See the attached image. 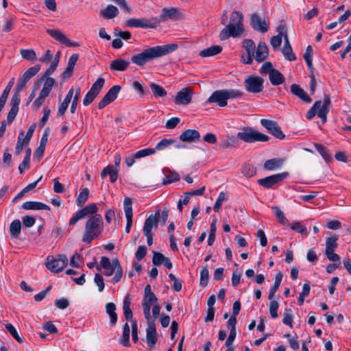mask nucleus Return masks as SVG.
I'll use <instances>...</instances> for the list:
<instances>
[{"instance_id": "nucleus-1", "label": "nucleus", "mask_w": 351, "mask_h": 351, "mask_svg": "<svg viewBox=\"0 0 351 351\" xmlns=\"http://www.w3.org/2000/svg\"><path fill=\"white\" fill-rule=\"evenodd\" d=\"M178 47V45L175 43L149 47L143 50L141 53L133 55L131 58V61L138 66H144L150 60L160 58L176 51Z\"/></svg>"}, {"instance_id": "nucleus-2", "label": "nucleus", "mask_w": 351, "mask_h": 351, "mask_svg": "<svg viewBox=\"0 0 351 351\" xmlns=\"http://www.w3.org/2000/svg\"><path fill=\"white\" fill-rule=\"evenodd\" d=\"M243 47L247 54L242 56V60L244 64H251L253 59L258 62H263L269 55V49L264 42H260L256 48L254 42L251 39H246L243 42Z\"/></svg>"}, {"instance_id": "nucleus-3", "label": "nucleus", "mask_w": 351, "mask_h": 351, "mask_svg": "<svg viewBox=\"0 0 351 351\" xmlns=\"http://www.w3.org/2000/svg\"><path fill=\"white\" fill-rule=\"evenodd\" d=\"M103 230L104 222L101 215L100 214L93 215L86 222L82 241L85 243H90L93 239L101 234Z\"/></svg>"}, {"instance_id": "nucleus-4", "label": "nucleus", "mask_w": 351, "mask_h": 351, "mask_svg": "<svg viewBox=\"0 0 351 351\" xmlns=\"http://www.w3.org/2000/svg\"><path fill=\"white\" fill-rule=\"evenodd\" d=\"M330 98L328 95H325L323 101H317L306 113V118L312 119L316 114L321 119L322 123L327 120V114L329 112Z\"/></svg>"}, {"instance_id": "nucleus-5", "label": "nucleus", "mask_w": 351, "mask_h": 351, "mask_svg": "<svg viewBox=\"0 0 351 351\" xmlns=\"http://www.w3.org/2000/svg\"><path fill=\"white\" fill-rule=\"evenodd\" d=\"M237 138L248 143L267 142L269 140V137L267 135L261 133L250 127L243 128L241 132L237 133Z\"/></svg>"}, {"instance_id": "nucleus-6", "label": "nucleus", "mask_w": 351, "mask_h": 351, "mask_svg": "<svg viewBox=\"0 0 351 351\" xmlns=\"http://www.w3.org/2000/svg\"><path fill=\"white\" fill-rule=\"evenodd\" d=\"M158 302V298L152 291L150 285H147L144 289V294L142 302V307L145 317L147 320L150 319V309L151 306L156 304Z\"/></svg>"}, {"instance_id": "nucleus-7", "label": "nucleus", "mask_w": 351, "mask_h": 351, "mask_svg": "<svg viewBox=\"0 0 351 351\" xmlns=\"http://www.w3.org/2000/svg\"><path fill=\"white\" fill-rule=\"evenodd\" d=\"M158 24L159 21L156 17H153L150 19L146 18H132L125 21V25L127 27L133 28L154 29Z\"/></svg>"}, {"instance_id": "nucleus-8", "label": "nucleus", "mask_w": 351, "mask_h": 351, "mask_svg": "<svg viewBox=\"0 0 351 351\" xmlns=\"http://www.w3.org/2000/svg\"><path fill=\"white\" fill-rule=\"evenodd\" d=\"M100 265L104 269L112 267H114V269H117V272L112 279V282L114 284H116L121 280L123 276V269L118 258H115L112 261V262H110L108 257L102 256L101 258Z\"/></svg>"}, {"instance_id": "nucleus-9", "label": "nucleus", "mask_w": 351, "mask_h": 351, "mask_svg": "<svg viewBox=\"0 0 351 351\" xmlns=\"http://www.w3.org/2000/svg\"><path fill=\"white\" fill-rule=\"evenodd\" d=\"M47 261V268L54 273L60 272L68 264V258L64 254H58L56 258L51 257V258L48 256Z\"/></svg>"}, {"instance_id": "nucleus-10", "label": "nucleus", "mask_w": 351, "mask_h": 351, "mask_svg": "<svg viewBox=\"0 0 351 351\" xmlns=\"http://www.w3.org/2000/svg\"><path fill=\"white\" fill-rule=\"evenodd\" d=\"M289 173L287 172H283L271 175L264 178L258 180V184L265 188L271 189L274 188L275 184L282 182L283 180L287 178Z\"/></svg>"}, {"instance_id": "nucleus-11", "label": "nucleus", "mask_w": 351, "mask_h": 351, "mask_svg": "<svg viewBox=\"0 0 351 351\" xmlns=\"http://www.w3.org/2000/svg\"><path fill=\"white\" fill-rule=\"evenodd\" d=\"M264 80L258 76H250L244 80V86L247 91L258 93L263 89Z\"/></svg>"}, {"instance_id": "nucleus-12", "label": "nucleus", "mask_w": 351, "mask_h": 351, "mask_svg": "<svg viewBox=\"0 0 351 351\" xmlns=\"http://www.w3.org/2000/svg\"><path fill=\"white\" fill-rule=\"evenodd\" d=\"M244 32V27L232 25L228 24L226 27H224L219 34V38L221 40H226L230 37L232 38H238L242 35Z\"/></svg>"}, {"instance_id": "nucleus-13", "label": "nucleus", "mask_w": 351, "mask_h": 351, "mask_svg": "<svg viewBox=\"0 0 351 351\" xmlns=\"http://www.w3.org/2000/svg\"><path fill=\"white\" fill-rule=\"evenodd\" d=\"M250 25L256 32L266 33L269 27V20L261 18L257 14H252L250 17Z\"/></svg>"}, {"instance_id": "nucleus-14", "label": "nucleus", "mask_w": 351, "mask_h": 351, "mask_svg": "<svg viewBox=\"0 0 351 351\" xmlns=\"http://www.w3.org/2000/svg\"><path fill=\"white\" fill-rule=\"evenodd\" d=\"M260 122L262 126L266 128L267 130L274 136L280 140L285 138V135L276 121L266 119H262Z\"/></svg>"}, {"instance_id": "nucleus-15", "label": "nucleus", "mask_w": 351, "mask_h": 351, "mask_svg": "<svg viewBox=\"0 0 351 351\" xmlns=\"http://www.w3.org/2000/svg\"><path fill=\"white\" fill-rule=\"evenodd\" d=\"M193 95V91L191 87H184L177 93L174 102L177 105L186 106L191 102Z\"/></svg>"}, {"instance_id": "nucleus-16", "label": "nucleus", "mask_w": 351, "mask_h": 351, "mask_svg": "<svg viewBox=\"0 0 351 351\" xmlns=\"http://www.w3.org/2000/svg\"><path fill=\"white\" fill-rule=\"evenodd\" d=\"M121 88V87L119 85H114L111 87L99 102L98 108L103 109L107 105L114 101L117 99Z\"/></svg>"}, {"instance_id": "nucleus-17", "label": "nucleus", "mask_w": 351, "mask_h": 351, "mask_svg": "<svg viewBox=\"0 0 351 351\" xmlns=\"http://www.w3.org/2000/svg\"><path fill=\"white\" fill-rule=\"evenodd\" d=\"M146 341L150 349L155 347V344L157 342V333L154 321L148 320L146 329Z\"/></svg>"}, {"instance_id": "nucleus-18", "label": "nucleus", "mask_w": 351, "mask_h": 351, "mask_svg": "<svg viewBox=\"0 0 351 351\" xmlns=\"http://www.w3.org/2000/svg\"><path fill=\"white\" fill-rule=\"evenodd\" d=\"M182 16V14L179 12L178 10L176 8H163L162 13L160 16L159 23L160 22H165L169 19L173 21L179 20Z\"/></svg>"}, {"instance_id": "nucleus-19", "label": "nucleus", "mask_w": 351, "mask_h": 351, "mask_svg": "<svg viewBox=\"0 0 351 351\" xmlns=\"http://www.w3.org/2000/svg\"><path fill=\"white\" fill-rule=\"evenodd\" d=\"M47 32L57 41L66 45L68 47L78 46L77 43L70 41L67 37L59 29H47Z\"/></svg>"}, {"instance_id": "nucleus-20", "label": "nucleus", "mask_w": 351, "mask_h": 351, "mask_svg": "<svg viewBox=\"0 0 351 351\" xmlns=\"http://www.w3.org/2000/svg\"><path fill=\"white\" fill-rule=\"evenodd\" d=\"M227 101L228 99L225 93V89L213 92L208 99L209 103H216L220 107L226 106L228 104Z\"/></svg>"}, {"instance_id": "nucleus-21", "label": "nucleus", "mask_w": 351, "mask_h": 351, "mask_svg": "<svg viewBox=\"0 0 351 351\" xmlns=\"http://www.w3.org/2000/svg\"><path fill=\"white\" fill-rule=\"evenodd\" d=\"M160 216V210H157L154 215H149L145 221L143 226V232H152L153 228H158V218Z\"/></svg>"}, {"instance_id": "nucleus-22", "label": "nucleus", "mask_w": 351, "mask_h": 351, "mask_svg": "<svg viewBox=\"0 0 351 351\" xmlns=\"http://www.w3.org/2000/svg\"><path fill=\"white\" fill-rule=\"evenodd\" d=\"M199 138L200 134L197 130L190 129L186 130L179 136L180 141L188 143L199 141Z\"/></svg>"}, {"instance_id": "nucleus-23", "label": "nucleus", "mask_w": 351, "mask_h": 351, "mask_svg": "<svg viewBox=\"0 0 351 351\" xmlns=\"http://www.w3.org/2000/svg\"><path fill=\"white\" fill-rule=\"evenodd\" d=\"M291 93L300 98L302 101L306 104H309L312 101L311 98L307 95V93L296 84H293L290 86Z\"/></svg>"}, {"instance_id": "nucleus-24", "label": "nucleus", "mask_w": 351, "mask_h": 351, "mask_svg": "<svg viewBox=\"0 0 351 351\" xmlns=\"http://www.w3.org/2000/svg\"><path fill=\"white\" fill-rule=\"evenodd\" d=\"M237 136H226L219 143V147L222 149H235L239 146Z\"/></svg>"}, {"instance_id": "nucleus-25", "label": "nucleus", "mask_w": 351, "mask_h": 351, "mask_svg": "<svg viewBox=\"0 0 351 351\" xmlns=\"http://www.w3.org/2000/svg\"><path fill=\"white\" fill-rule=\"evenodd\" d=\"M108 175L110 176V182L114 183L117 180L119 169L117 168H114L112 165H108L102 170L101 177L104 179Z\"/></svg>"}, {"instance_id": "nucleus-26", "label": "nucleus", "mask_w": 351, "mask_h": 351, "mask_svg": "<svg viewBox=\"0 0 351 351\" xmlns=\"http://www.w3.org/2000/svg\"><path fill=\"white\" fill-rule=\"evenodd\" d=\"M163 173L165 174V178L162 179V182L163 185H168L172 182L179 181L180 179L179 174L175 171L164 169Z\"/></svg>"}, {"instance_id": "nucleus-27", "label": "nucleus", "mask_w": 351, "mask_h": 351, "mask_svg": "<svg viewBox=\"0 0 351 351\" xmlns=\"http://www.w3.org/2000/svg\"><path fill=\"white\" fill-rule=\"evenodd\" d=\"M22 208L24 210H49L50 207L42 202L28 201L25 202L22 205Z\"/></svg>"}, {"instance_id": "nucleus-28", "label": "nucleus", "mask_w": 351, "mask_h": 351, "mask_svg": "<svg viewBox=\"0 0 351 351\" xmlns=\"http://www.w3.org/2000/svg\"><path fill=\"white\" fill-rule=\"evenodd\" d=\"M119 10L113 5H108L106 8L100 11L99 15L105 19H111L117 16Z\"/></svg>"}, {"instance_id": "nucleus-29", "label": "nucleus", "mask_w": 351, "mask_h": 351, "mask_svg": "<svg viewBox=\"0 0 351 351\" xmlns=\"http://www.w3.org/2000/svg\"><path fill=\"white\" fill-rule=\"evenodd\" d=\"M283 162V159L274 158L267 160L263 165V167L266 170L274 171L280 168L282 165Z\"/></svg>"}, {"instance_id": "nucleus-30", "label": "nucleus", "mask_w": 351, "mask_h": 351, "mask_svg": "<svg viewBox=\"0 0 351 351\" xmlns=\"http://www.w3.org/2000/svg\"><path fill=\"white\" fill-rule=\"evenodd\" d=\"M130 64L129 61L123 59H116L112 61L110 69L111 71H123L127 69Z\"/></svg>"}, {"instance_id": "nucleus-31", "label": "nucleus", "mask_w": 351, "mask_h": 351, "mask_svg": "<svg viewBox=\"0 0 351 351\" xmlns=\"http://www.w3.org/2000/svg\"><path fill=\"white\" fill-rule=\"evenodd\" d=\"M269 79L273 86H278L284 83L285 78L283 75L277 69H274L269 75Z\"/></svg>"}, {"instance_id": "nucleus-32", "label": "nucleus", "mask_w": 351, "mask_h": 351, "mask_svg": "<svg viewBox=\"0 0 351 351\" xmlns=\"http://www.w3.org/2000/svg\"><path fill=\"white\" fill-rule=\"evenodd\" d=\"M40 69V65L37 64L34 66L29 68L20 77L22 82L25 84L35 75H36Z\"/></svg>"}, {"instance_id": "nucleus-33", "label": "nucleus", "mask_w": 351, "mask_h": 351, "mask_svg": "<svg viewBox=\"0 0 351 351\" xmlns=\"http://www.w3.org/2000/svg\"><path fill=\"white\" fill-rule=\"evenodd\" d=\"M106 313L110 317V323L112 326H115L117 322V314L116 313V306L113 302H108L106 305Z\"/></svg>"}, {"instance_id": "nucleus-34", "label": "nucleus", "mask_w": 351, "mask_h": 351, "mask_svg": "<svg viewBox=\"0 0 351 351\" xmlns=\"http://www.w3.org/2000/svg\"><path fill=\"white\" fill-rule=\"evenodd\" d=\"M222 47L219 45H213L199 51V55L202 57H210L221 52Z\"/></svg>"}, {"instance_id": "nucleus-35", "label": "nucleus", "mask_w": 351, "mask_h": 351, "mask_svg": "<svg viewBox=\"0 0 351 351\" xmlns=\"http://www.w3.org/2000/svg\"><path fill=\"white\" fill-rule=\"evenodd\" d=\"M45 80V83L43 87L40 92L45 93V95H49L50 92L52 90L53 86L55 84V80L53 77L46 76L45 77V75L40 78V81Z\"/></svg>"}, {"instance_id": "nucleus-36", "label": "nucleus", "mask_w": 351, "mask_h": 351, "mask_svg": "<svg viewBox=\"0 0 351 351\" xmlns=\"http://www.w3.org/2000/svg\"><path fill=\"white\" fill-rule=\"evenodd\" d=\"M243 16L239 11H233L230 16L229 25L243 27Z\"/></svg>"}, {"instance_id": "nucleus-37", "label": "nucleus", "mask_w": 351, "mask_h": 351, "mask_svg": "<svg viewBox=\"0 0 351 351\" xmlns=\"http://www.w3.org/2000/svg\"><path fill=\"white\" fill-rule=\"evenodd\" d=\"M131 300L129 296H126L123 300V314L128 322L132 321L133 313L130 308Z\"/></svg>"}, {"instance_id": "nucleus-38", "label": "nucleus", "mask_w": 351, "mask_h": 351, "mask_svg": "<svg viewBox=\"0 0 351 351\" xmlns=\"http://www.w3.org/2000/svg\"><path fill=\"white\" fill-rule=\"evenodd\" d=\"M21 230V223L20 220H14L10 226V234L12 238H18Z\"/></svg>"}, {"instance_id": "nucleus-39", "label": "nucleus", "mask_w": 351, "mask_h": 351, "mask_svg": "<svg viewBox=\"0 0 351 351\" xmlns=\"http://www.w3.org/2000/svg\"><path fill=\"white\" fill-rule=\"evenodd\" d=\"M282 274L281 273H278L275 276V281L274 285L270 288L268 299L271 300L274 298V296L276 292L278 291L281 281L282 280Z\"/></svg>"}, {"instance_id": "nucleus-40", "label": "nucleus", "mask_w": 351, "mask_h": 351, "mask_svg": "<svg viewBox=\"0 0 351 351\" xmlns=\"http://www.w3.org/2000/svg\"><path fill=\"white\" fill-rule=\"evenodd\" d=\"M130 329L129 324L128 323H125L123 326V335L121 339H120V343L125 347H129L130 346Z\"/></svg>"}, {"instance_id": "nucleus-41", "label": "nucleus", "mask_w": 351, "mask_h": 351, "mask_svg": "<svg viewBox=\"0 0 351 351\" xmlns=\"http://www.w3.org/2000/svg\"><path fill=\"white\" fill-rule=\"evenodd\" d=\"M23 136L24 132L21 131L18 137L17 143L15 147L16 155H19L23 149L24 145H27L29 143V141H26V139L23 137Z\"/></svg>"}, {"instance_id": "nucleus-42", "label": "nucleus", "mask_w": 351, "mask_h": 351, "mask_svg": "<svg viewBox=\"0 0 351 351\" xmlns=\"http://www.w3.org/2000/svg\"><path fill=\"white\" fill-rule=\"evenodd\" d=\"M150 88L156 97H162L167 95V91L165 89L159 84L152 83L150 84Z\"/></svg>"}, {"instance_id": "nucleus-43", "label": "nucleus", "mask_w": 351, "mask_h": 351, "mask_svg": "<svg viewBox=\"0 0 351 351\" xmlns=\"http://www.w3.org/2000/svg\"><path fill=\"white\" fill-rule=\"evenodd\" d=\"M337 240L338 237L336 236L328 237L326 241L325 252L335 251L338 246Z\"/></svg>"}, {"instance_id": "nucleus-44", "label": "nucleus", "mask_w": 351, "mask_h": 351, "mask_svg": "<svg viewBox=\"0 0 351 351\" xmlns=\"http://www.w3.org/2000/svg\"><path fill=\"white\" fill-rule=\"evenodd\" d=\"M209 280V271L208 269V265H205L202 266V269L200 271V280L199 284L202 287L207 286Z\"/></svg>"}, {"instance_id": "nucleus-45", "label": "nucleus", "mask_w": 351, "mask_h": 351, "mask_svg": "<svg viewBox=\"0 0 351 351\" xmlns=\"http://www.w3.org/2000/svg\"><path fill=\"white\" fill-rule=\"evenodd\" d=\"M123 206H124V211L125 213V217L126 218H132L133 211H132V199L130 197H126L124 199Z\"/></svg>"}, {"instance_id": "nucleus-46", "label": "nucleus", "mask_w": 351, "mask_h": 351, "mask_svg": "<svg viewBox=\"0 0 351 351\" xmlns=\"http://www.w3.org/2000/svg\"><path fill=\"white\" fill-rule=\"evenodd\" d=\"M89 195V190L88 188H84L82 189V191L80 193L76 199V204L78 206H82L84 204V203L86 202V200L88 198Z\"/></svg>"}, {"instance_id": "nucleus-47", "label": "nucleus", "mask_w": 351, "mask_h": 351, "mask_svg": "<svg viewBox=\"0 0 351 351\" xmlns=\"http://www.w3.org/2000/svg\"><path fill=\"white\" fill-rule=\"evenodd\" d=\"M60 51H58L56 54L50 66L45 72V77L46 76H49L50 75H51L54 72V71L56 69V67L58 66L59 60H60Z\"/></svg>"}, {"instance_id": "nucleus-48", "label": "nucleus", "mask_w": 351, "mask_h": 351, "mask_svg": "<svg viewBox=\"0 0 351 351\" xmlns=\"http://www.w3.org/2000/svg\"><path fill=\"white\" fill-rule=\"evenodd\" d=\"M105 83V80L102 77H99L92 85L90 91L98 95L103 88Z\"/></svg>"}, {"instance_id": "nucleus-49", "label": "nucleus", "mask_w": 351, "mask_h": 351, "mask_svg": "<svg viewBox=\"0 0 351 351\" xmlns=\"http://www.w3.org/2000/svg\"><path fill=\"white\" fill-rule=\"evenodd\" d=\"M287 224L290 226V228L292 230L298 232L300 233L302 235H307L308 234V231H307V229H306V226L302 225L300 222L295 221V222H293L291 224H290L289 223H287Z\"/></svg>"}, {"instance_id": "nucleus-50", "label": "nucleus", "mask_w": 351, "mask_h": 351, "mask_svg": "<svg viewBox=\"0 0 351 351\" xmlns=\"http://www.w3.org/2000/svg\"><path fill=\"white\" fill-rule=\"evenodd\" d=\"M315 147L326 162L332 160L331 155L328 153V151L325 147L320 144H315Z\"/></svg>"}, {"instance_id": "nucleus-51", "label": "nucleus", "mask_w": 351, "mask_h": 351, "mask_svg": "<svg viewBox=\"0 0 351 351\" xmlns=\"http://www.w3.org/2000/svg\"><path fill=\"white\" fill-rule=\"evenodd\" d=\"M242 173L245 176L251 178L256 174V169L252 164H245L242 168Z\"/></svg>"}, {"instance_id": "nucleus-52", "label": "nucleus", "mask_w": 351, "mask_h": 351, "mask_svg": "<svg viewBox=\"0 0 351 351\" xmlns=\"http://www.w3.org/2000/svg\"><path fill=\"white\" fill-rule=\"evenodd\" d=\"M174 143H176V140L173 138H163L160 142L158 143L154 149H156V151L163 150L169 147L171 145L173 144Z\"/></svg>"}, {"instance_id": "nucleus-53", "label": "nucleus", "mask_w": 351, "mask_h": 351, "mask_svg": "<svg viewBox=\"0 0 351 351\" xmlns=\"http://www.w3.org/2000/svg\"><path fill=\"white\" fill-rule=\"evenodd\" d=\"M272 210H273V212H274L275 216L277 217L278 221L280 223H281V224L289 223V221L285 217L283 212L278 206H273Z\"/></svg>"}, {"instance_id": "nucleus-54", "label": "nucleus", "mask_w": 351, "mask_h": 351, "mask_svg": "<svg viewBox=\"0 0 351 351\" xmlns=\"http://www.w3.org/2000/svg\"><path fill=\"white\" fill-rule=\"evenodd\" d=\"M97 210L98 208L95 204H90L80 210L82 215L84 216V217H85L88 215H96Z\"/></svg>"}, {"instance_id": "nucleus-55", "label": "nucleus", "mask_w": 351, "mask_h": 351, "mask_svg": "<svg viewBox=\"0 0 351 351\" xmlns=\"http://www.w3.org/2000/svg\"><path fill=\"white\" fill-rule=\"evenodd\" d=\"M279 308V304L276 300H273L269 303V311L271 318L276 319L278 317V310Z\"/></svg>"}, {"instance_id": "nucleus-56", "label": "nucleus", "mask_w": 351, "mask_h": 351, "mask_svg": "<svg viewBox=\"0 0 351 351\" xmlns=\"http://www.w3.org/2000/svg\"><path fill=\"white\" fill-rule=\"evenodd\" d=\"M5 328L19 343H22L23 342V339L19 336L17 330L12 324H7L5 325Z\"/></svg>"}, {"instance_id": "nucleus-57", "label": "nucleus", "mask_w": 351, "mask_h": 351, "mask_svg": "<svg viewBox=\"0 0 351 351\" xmlns=\"http://www.w3.org/2000/svg\"><path fill=\"white\" fill-rule=\"evenodd\" d=\"M216 230V219H213L210 226V234L208 239V245L210 246H211L215 241Z\"/></svg>"}, {"instance_id": "nucleus-58", "label": "nucleus", "mask_w": 351, "mask_h": 351, "mask_svg": "<svg viewBox=\"0 0 351 351\" xmlns=\"http://www.w3.org/2000/svg\"><path fill=\"white\" fill-rule=\"evenodd\" d=\"M313 49L311 46H308L306 51L304 54V58L306 62V64L308 69H311L313 67Z\"/></svg>"}, {"instance_id": "nucleus-59", "label": "nucleus", "mask_w": 351, "mask_h": 351, "mask_svg": "<svg viewBox=\"0 0 351 351\" xmlns=\"http://www.w3.org/2000/svg\"><path fill=\"white\" fill-rule=\"evenodd\" d=\"M81 95V88L77 87L75 90V94L73 98L70 111L72 114L75 113L78 104V100Z\"/></svg>"}, {"instance_id": "nucleus-60", "label": "nucleus", "mask_w": 351, "mask_h": 351, "mask_svg": "<svg viewBox=\"0 0 351 351\" xmlns=\"http://www.w3.org/2000/svg\"><path fill=\"white\" fill-rule=\"evenodd\" d=\"M20 53L25 60H34L36 58V53L33 49H21Z\"/></svg>"}, {"instance_id": "nucleus-61", "label": "nucleus", "mask_w": 351, "mask_h": 351, "mask_svg": "<svg viewBox=\"0 0 351 351\" xmlns=\"http://www.w3.org/2000/svg\"><path fill=\"white\" fill-rule=\"evenodd\" d=\"M155 152H156V149H153V148L143 149L136 152L134 154V157H136L138 159L141 158H143V157L154 154H155Z\"/></svg>"}, {"instance_id": "nucleus-62", "label": "nucleus", "mask_w": 351, "mask_h": 351, "mask_svg": "<svg viewBox=\"0 0 351 351\" xmlns=\"http://www.w3.org/2000/svg\"><path fill=\"white\" fill-rule=\"evenodd\" d=\"M282 51L287 60L289 61H294L296 60V56L293 53L291 47H283Z\"/></svg>"}, {"instance_id": "nucleus-63", "label": "nucleus", "mask_w": 351, "mask_h": 351, "mask_svg": "<svg viewBox=\"0 0 351 351\" xmlns=\"http://www.w3.org/2000/svg\"><path fill=\"white\" fill-rule=\"evenodd\" d=\"M227 199V196L224 192H221L214 204L213 210L215 212H218L221 208L222 203L224 200Z\"/></svg>"}, {"instance_id": "nucleus-64", "label": "nucleus", "mask_w": 351, "mask_h": 351, "mask_svg": "<svg viewBox=\"0 0 351 351\" xmlns=\"http://www.w3.org/2000/svg\"><path fill=\"white\" fill-rule=\"evenodd\" d=\"M166 258L167 257H165L160 252H153L152 262L154 265H160L162 264V263L165 261Z\"/></svg>"}]
</instances>
